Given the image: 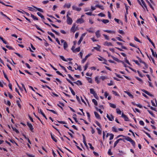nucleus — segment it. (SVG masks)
Here are the masks:
<instances>
[{
    "label": "nucleus",
    "instance_id": "1",
    "mask_svg": "<svg viewBox=\"0 0 157 157\" xmlns=\"http://www.w3.org/2000/svg\"><path fill=\"white\" fill-rule=\"evenodd\" d=\"M67 22L68 25H71L72 24V19L70 17L68 16V15H67Z\"/></svg>",
    "mask_w": 157,
    "mask_h": 157
},
{
    "label": "nucleus",
    "instance_id": "2",
    "mask_svg": "<svg viewBox=\"0 0 157 157\" xmlns=\"http://www.w3.org/2000/svg\"><path fill=\"white\" fill-rule=\"evenodd\" d=\"M27 125L28 126L29 128L30 129L31 131L32 132H33V127L32 125L29 122H27Z\"/></svg>",
    "mask_w": 157,
    "mask_h": 157
},
{
    "label": "nucleus",
    "instance_id": "3",
    "mask_svg": "<svg viewBox=\"0 0 157 157\" xmlns=\"http://www.w3.org/2000/svg\"><path fill=\"white\" fill-rule=\"evenodd\" d=\"M106 117L110 121H112L114 120V117L112 114H111L110 116H109L108 114H107Z\"/></svg>",
    "mask_w": 157,
    "mask_h": 157
},
{
    "label": "nucleus",
    "instance_id": "4",
    "mask_svg": "<svg viewBox=\"0 0 157 157\" xmlns=\"http://www.w3.org/2000/svg\"><path fill=\"white\" fill-rule=\"evenodd\" d=\"M37 109L38 111V112L39 113H40L43 116L45 117L46 120H47V118L46 117V116L42 112L41 109L39 110V107H37Z\"/></svg>",
    "mask_w": 157,
    "mask_h": 157
},
{
    "label": "nucleus",
    "instance_id": "5",
    "mask_svg": "<svg viewBox=\"0 0 157 157\" xmlns=\"http://www.w3.org/2000/svg\"><path fill=\"white\" fill-rule=\"evenodd\" d=\"M121 117L124 118V120L126 121H129V119L128 117L126 115L124 114L123 113L122 114Z\"/></svg>",
    "mask_w": 157,
    "mask_h": 157
},
{
    "label": "nucleus",
    "instance_id": "6",
    "mask_svg": "<svg viewBox=\"0 0 157 157\" xmlns=\"http://www.w3.org/2000/svg\"><path fill=\"white\" fill-rule=\"evenodd\" d=\"M51 136V138L52 139V140L55 141V142H57V140L55 136L54 135H53L52 133V132H51L50 133Z\"/></svg>",
    "mask_w": 157,
    "mask_h": 157
},
{
    "label": "nucleus",
    "instance_id": "7",
    "mask_svg": "<svg viewBox=\"0 0 157 157\" xmlns=\"http://www.w3.org/2000/svg\"><path fill=\"white\" fill-rule=\"evenodd\" d=\"M91 54H89L87 55H86L85 58L83 59L82 61V63H84L86 60L87 58L90 56L91 55Z\"/></svg>",
    "mask_w": 157,
    "mask_h": 157
},
{
    "label": "nucleus",
    "instance_id": "8",
    "mask_svg": "<svg viewBox=\"0 0 157 157\" xmlns=\"http://www.w3.org/2000/svg\"><path fill=\"white\" fill-rule=\"evenodd\" d=\"M76 22L78 24H81L84 22V20L82 18H80L77 20Z\"/></svg>",
    "mask_w": 157,
    "mask_h": 157
},
{
    "label": "nucleus",
    "instance_id": "9",
    "mask_svg": "<svg viewBox=\"0 0 157 157\" xmlns=\"http://www.w3.org/2000/svg\"><path fill=\"white\" fill-rule=\"evenodd\" d=\"M72 7L73 10H76L78 11H80L81 10V8H79L78 7H76L74 6H73Z\"/></svg>",
    "mask_w": 157,
    "mask_h": 157
},
{
    "label": "nucleus",
    "instance_id": "10",
    "mask_svg": "<svg viewBox=\"0 0 157 157\" xmlns=\"http://www.w3.org/2000/svg\"><path fill=\"white\" fill-rule=\"evenodd\" d=\"M75 24H73V25L71 29V31L74 33L75 30Z\"/></svg>",
    "mask_w": 157,
    "mask_h": 157
},
{
    "label": "nucleus",
    "instance_id": "11",
    "mask_svg": "<svg viewBox=\"0 0 157 157\" xmlns=\"http://www.w3.org/2000/svg\"><path fill=\"white\" fill-rule=\"evenodd\" d=\"M95 35L96 36V37L97 38H99L100 37L101 35L100 33V31L99 30H98L95 32Z\"/></svg>",
    "mask_w": 157,
    "mask_h": 157
},
{
    "label": "nucleus",
    "instance_id": "12",
    "mask_svg": "<svg viewBox=\"0 0 157 157\" xmlns=\"http://www.w3.org/2000/svg\"><path fill=\"white\" fill-rule=\"evenodd\" d=\"M104 31L105 32H107L110 33L115 34V31H111L109 30H104Z\"/></svg>",
    "mask_w": 157,
    "mask_h": 157
},
{
    "label": "nucleus",
    "instance_id": "13",
    "mask_svg": "<svg viewBox=\"0 0 157 157\" xmlns=\"http://www.w3.org/2000/svg\"><path fill=\"white\" fill-rule=\"evenodd\" d=\"M33 26H35L38 30L41 31L43 33H44V32L42 29L40 28L37 25L35 24Z\"/></svg>",
    "mask_w": 157,
    "mask_h": 157
},
{
    "label": "nucleus",
    "instance_id": "14",
    "mask_svg": "<svg viewBox=\"0 0 157 157\" xmlns=\"http://www.w3.org/2000/svg\"><path fill=\"white\" fill-rule=\"evenodd\" d=\"M33 26H35L38 30L41 31L43 33H44V32L42 29L40 28L37 25L35 24Z\"/></svg>",
    "mask_w": 157,
    "mask_h": 157
},
{
    "label": "nucleus",
    "instance_id": "15",
    "mask_svg": "<svg viewBox=\"0 0 157 157\" xmlns=\"http://www.w3.org/2000/svg\"><path fill=\"white\" fill-rule=\"evenodd\" d=\"M94 113L95 116L96 118H97V119H100V115L96 112H95V111L94 112Z\"/></svg>",
    "mask_w": 157,
    "mask_h": 157
},
{
    "label": "nucleus",
    "instance_id": "16",
    "mask_svg": "<svg viewBox=\"0 0 157 157\" xmlns=\"http://www.w3.org/2000/svg\"><path fill=\"white\" fill-rule=\"evenodd\" d=\"M119 152L121 153L118 154V155L120 156H122L123 155H125L126 154L124 152L122 151H120V150H119Z\"/></svg>",
    "mask_w": 157,
    "mask_h": 157
},
{
    "label": "nucleus",
    "instance_id": "17",
    "mask_svg": "<svg viewBox=\"0 0 157 157\" xmlns=\"http://www.w3.org/2000/svg\"><path fill=\"white\" fill-rule=\"evenodd\" d=\"M74 83L76 84L77 85H82V82L79 80H78L77 82H74Z\"/></svg>",
    "mask_w": 157,
    "mask_h": 157
},
{
    "label": "nucleus",
    "instance_id": "18",
    "mask_svg": "<svg viewBox=\"0 0 157 157\" xmlns=\"http://www.w3.org/2000/svg\"><path fill=\"white\" fill-rule=\"evenodd\" d=\"M34 8H35L37 10H38V11L40 12H43V10L40 9V8H38L34 6H32Z\"/></svg>",
    "mask_w": 157,
    "mask_h": 157
},
{
    "label": "nucleus",
    "instance_id": "19",
    "mask_svg": "<svg viewBox=\"0 0 157 157\" xmlns=\"http://www.w3.org/2000/svg\"><path fill=\"white\" fill-rule=\"evenodd\" d=\"M104 45H106V46H112V43H111L108 42H107V41L105 42L104 43Z\"/></svg>",
    "mask_w": 157,
    "mask_h": 157
},
{
    "label": "nucleus",
    "instance_id": "20",
    "mask_svg": "<svg viewBox=\"0 0 157 157\" xmlns=\"http://www.w3.org/2000/svg\"><path fill=\"white\" fill-rule=\"evenodd\" d=\"M124 93H126L129 97H130L132 98H133V96L132 94H131L129 92L127 91H124Z\"/></svg>",
    "mask_w": 157,
    "mask_h": 157
},
{
    "label": "nucleus",
    "instance_id": "21",
    "mask_svg": "<svg viewBox=\"0 0 157 157\" xmlns=\"http://www.w3.org/2000/svg\"><path fill=\"white\" fill-rule=\"evenodd\" d=\"M37 14L41 18L43 19H44V17L40 12H38L37 13Z\"/></svg>",
    "mask_w": 157,
    "mask_h": 157
},
{
    "label": "nucleus",
    "instance_id": "22",
    "mask_svg": "<svg viewBox=\"0 0 157 157\" xmlns=\"http://www.w3.org/2000/svg\"><path fill=\"white\" fill-rule=\"evenodd\" d=\"M95 7H96L99 8L102 10H104V8H103V6L101 5H96L95 6Z\"/></svg>",
    "mask_w": 157,
    "mask_h": 157
},
{
    "label": "nucleus",
    "instance_id": "23",
    "mask_svg": "<svg viewBox=\"0 0 157 157\" xmlns=\"http://www.w3.org/2000/svg\"><path fill=\"white\" fill-rule=\"evenodd\" d=\"M63 48L64 49H66V48L68 47V45L66 42H64L63 44Z\"/></svg>",
    "mask_w": 157,
    "mask_h": 157
},
{
    "label": "nucleus",
    "instance_id": "24",
    "mask_svg": "<svg viewBox=\"0 0 157 157\" xmlns=\"http://www.w3.org/2000/svg\"><path fill=\"white\" fill-rule=\"evenodd\" d=\"M125 139L127 141H128L130 142L132 140L131 138L129 137H125Z\"/></svg>",
    "mask_w": 157,
    "mask_h": 157
},
{
    "label": "nucleus",
    "instance_id": "25",
    "mask_svg": "<svg viewBox=\"0 0 157 157\" xmlns=\"http://www.w3.org/2000/svg\"><path fill=\"white\" fill-rule=\"evenodd\" d=\"M101 21H102L104 23L106 24L108 23L109 22V21L107 19H103L101 20Z\"/></svg>",
    "mask_w": 157,
    "mask_h": 157
},
{
    "label": "nucleus",
    "instance_id": "26",
    "mask_svg": "<svg viewBox=\"0 0 157 157\" xmlns=\"http://www.w3.org/2000/svg\"><path fill=\"white\" fill-rule=\"evenodd\" d=\"M12 128L13 130L15 131L17 133H19V131L16 128L13 127L12 126Z\"/></svg>",
    "mask_w": 157,
    "mask_h": 157
},
{
    "label": "nucleus",
    "instance_id": "27",
    "mask_svg": "<svg viewBox=\"0 0 157 157\" xmlns=\"http://www.w3.org/2000/svg\"><path fill=\"white\" fill-rule=\"evenodd\" d=\"M109 103V105L110 107H111L113 108H116V105L115 104H112L110 103Z\"/></svg>",
    "mask_w": 157,
    "mask_h": 157
},
{
    "label": "nucleus",
    "instance_id": "28",
    "mask_svg": "<svg viewBox=\"0 0 157 157\" xmlns=\"http://www.w3.org/2000/svg\"><path fill=\"white\" fill-rule=\"evenodd\" d=\"M51 30L56 35L59 36L60 34L59 33L56 31L54 30L53 29H51Z\"/></svg>",
    "mask_w": 157,
    "mask_h": 157
},
{
    "label": "nucleus",
    "instance_id": "29",
    "mask_svg": "<svg viewBox=\"0 0 157 157\" xmlns=\"http://www.w3.org/2000/svg\"><path fill=\"white\" fill-rule=\"evenodd\" d=\"M19 99L20 100H17L16 101V102H17V105L20 108H21V105L20 103V101L21 100H20V98H19Z\"/></svg>",
    "mask_w": 157,
    "mask_h": 157
},
{
    "label": "nucleus",
    "instance_id": "30",
    "mask_svg": "<svg viewBox=\"0 0 157 157\" xmlns=\"http://www.w3.org/2000/svg\"><path fill=\"white\" fill-rule=\"evenodd\" d=\"M3 75H4V77L7 79V80L9 82H10V80H9L8 78L7 77L6 74L4 72V71H3Z\"/></svg>",
    "mask_w": 157,
    "mask_h": 157
},
{
    "label": "nucleus",
    "instance_id": "31",
    "mask_svg": "<svg viewBox=\"0 0 157 157\" xmlns=\"http://www.w3.org/2000/svg\"><path fill=\"white\" fill-rule=\"evenodd\" d=\"M31 17H32V18L34 20H38V18L37 17H35V16H34L33 14H31Z\"/></svg>",
    "mask_w": 157,
    "mask_h": 157
},
{
    "label": "nucleus",
    "instance_id": "32",
    "mask_svg": "<svg viewBox=\"0 0 157 157\" xmlns=\"http://www.w3.org/2000/svg\"><path fill=\"white\" fill-rule=\"evenodd\" d=\"M90 93L91 94H93V95L94 94L96 93L95 92V91H94V89H92V88L90 89Z\"/></svg>",
    "mask_w": 157,
    "mask_h": 157
},
{
    "label": "nucleus",
    "instance_id": "33",
    "mask_svg": "<svg viewBox=\"0 0 157 157\" xmlns=\"http://www.w3.org/2000/svg\"><path fill=\"white\" fill-rule=\"evenodd\" d=\"M71 4L70 3L65 4L64 6V7H66L67 8H69L70 7Z\"/></svg>",
    "mask_w": 157,
    "mask_h": 157
},
{
    "label": "nucleus",
    "instance_id": "34",
    "mask_svg": "<svg viewBox=\"0 0 157 157\" xmlns=\"http://www.w3.org/2000/svg\"><path fill=\"white\" fill-rule=\"evenodd\" d=\"M83 39V37L82 36H81L80 37V39L78 42V45H79L80 44V43H81V42H82V41Z\"/></svg>",
    "mask_w": 157,
    "mask_h": 157
},
{
    "label": "nucleus",
    "instance_id": "35",
    "mask_svg": "<svg viewBox=\"0 0 157 157\" xmlns=\"http://www.w3.org/2000/svg\"><path fill=\"white\" fill-rule=\"evenodd\" d=\"M48 33L51 35V36L54 38H55V36L54 35L53 33H51V32H48Z\"/></svg>",
    "mask_w": 157,
    "mask_h": 157
},
{
    "label": "nucleus",
    "instance_id": "36",
    "mask_svg": "<svg viewBox=\"0 0 157 157\" xmlns=\"http://www.w3.org/2000/svg\"><path fill=\"white\" fill-rule=\"evenodd\" d=\"M69 89H70L71 93L73 95H75V93L73 89L70 87H69Z\"/></svg>",
    "mask_w": 157,
    "mask_h": 157
},
{
    "label": "nucleus",
    "instance_id": "37",
    "mask_svg": "<svg viewBox=\"0 0 157 157\" xmlns=\"http://www.w3.org/2000/svg\"><path fill=\"white\" fill-rule=\"evenodd\" d=\"M92 101L95 105H98V102L95 99H93L92 100Z\"/></svg>",
    "mask_w": 157,
    "mask_h": 157
},
{
    "label": "nucleus",
    "instance_id": "38",
    "mask_svg": "<svg viewBox=\"0 0 157 157\" xmlns=\"http://www.w3.org/2000/svg\"><path fill=\"white\" fill-rule=\"evenodd\" d=\"M142 4L143 6L144 7L146 8L147 10V11H148V10L147 9V6L146 5V4H145V2H144V1H143V3H142Z\"/></svg>",
    "mask_w": 157,
    "mask_h": 157
},
{
    "label": "nucleus",
    "instance_id": "39",
    "mask_svg": "<svg viewBox=\"0 0 157 157\" xmlns=\"http://www.w3.org/2000/svg\"><path fill=\"white\" fill-rule=\"evenodd\" d=\"M6 47L7 48L9 49L10 50H13L14 49L12 47L9 46V45H6Z\"/></svg>",
    "mask_w": 157,
    "mask_h": 157
},
{
    "label": "nucleus",
    "instance_id": "40",
    "mask_svg": "<svg viewBox=\"0 0 157 157\" xmlns=\"http://www.w3.org/2000/svg\"><path fill=\"white\" fill-rule=\"evenodd\" d=\"M86 78L89 82L90 83H92V80L91 78L89 77H86Z\"/></svg>",
    "mask_w": 157,
    "mask_h": 157
},
{
    "label": "nucleus",
    "instance_id": "41",
    "mask_svg": "<svg viewBox=\"0 0 157 157\" xmlns=\"http://www.w3.org/2000/svg\"><path fill=\"white\" fill-rule=\"evenodd\" d=\"M138 59V60H139V61L142 63H144L145 62L144 61H143L140 58H139V57L138 56L136 57Z\"/></svg>",
    "mask_w": 157,
    "mask_h": 157
},
{
    "label": "nucleus",
    "instance_id": "42",
    "mask_svg": "<svg viewBox=\"0 0 157 157\" xmlns=\"http://www.w3.org/2000/svg\"><path fill=\"white\" fill-rule=\"evenodd\" d=\"M109 135L110 136L109 138V140H112L113 138L114 135L112 134H110Z\"/></svg>",
    "mask_w": 157,
    "mask_h": 157
},
{
    "label": "nucleus",
    "instance_id": "43",
    "mask_svg": "<svg viewBox=\"0 0 157 157\" xmlns=\"http://www.w3.org/2000/svg\"><path fill=\"white\" fill-rule=\"evenodd\" d=\"M59 57L61 59H62L63 61L66 62H67V60L64 58L63 56H59Z\"/></svg>",
    "mask_w": 157,
    "mask_h": 157
},
{
    "label": "nucleus",
    "instance_id": "44",
    "mask_svg": "<svg viewBox=\"0 0 157 157\" xmlns=\"http://www.w3.org/2000/svg\"><path fill=\"white\" fill-rule=\"evenodd\" d=\"M111 57L113 60H115L116 61H118L119 59L117 58L114 57L113 56H111Z\"/></svg>",
    "mask_w": 157,
    "mask_h": 157
},
{
    "label": "nucleus",
    "instance_id": "45",
    "mask_svg": "<svg viewBox=\"0 0 157 157\" xmlns=\"http://www.w3.org/2000/svg\"><path fill=\"white\" fill-rule=\"evenodd\" d=\"M68 76L73 81H74L75 80V79L74 78L71 76V75L70 74H68Z\"/></svg>",
    "mask_w": 157,
    "mask_h": 157
},
{
    "label": "nucleus",
    "instance_id": "46",
    "mask_svg": "<svg viewBox=\"0 0 157 157\" xmlns=\"http://www.w3.org/2000/svg\"><path fill=\"white\" fill-rule=\"evenodd\" d=\"M96 129L98 131V133L99 134H101V131L100 130V128H97Z\"/></svg>",
    "mask_w": 157,
    "mask_h": 157
},
{
    "label": "nucleus",
    "instance_id": "47",
    "mask_svg": "<svg viewBox=\"0 0 157 157\" xmlns=\"http://www.w3.org/2000/svg\"><path fill=\"white\" fill-rule=\"evenodd\" d=\"M97 45L98 47H94V49L96 50L97 51H98V50H99V49L100 48V46L98 44H97Z\"/></svg>",
    "mask_w": 157,
    "mask_h": 157
},
{
    "label": "nucleus",
    "instance_id": "48",
    "mask_svg": "<svg viewBox=\"0 0 157 157\" xmlns=\"http://www.w3.org/2000/svg\"><path fill=\"white\" fill-rule=\"evenodd\" d=\"M26 154L29 157H34L35 155L32 154H30L28 153H26Z\"/></svg>",
    "mask_w": 157,
    "mask_h": 157
},
{
    "label": "nucleus",
    "instance_id": "49",
    "mask_svg": "<svg viewBox=\"0 0 157 157\" xmlns=\"http://www.w3.org/2000/svg\"><path fill=\"white\" fill-rule=\"evenodd\" d=\"M150 49L151 51V52H152V55L154 57H155V52H154L152 48H150Z\"/></svg>",
    "mask_w": 157,
    "mask_h": 157
},
{
    "label": "nucleus",
    "instance_id": "50",
    "mask_svg": "<svg viewBox=\"0 0 157 157\" xmlns=\"http://www.w3.org/2000/svg\"><path fill=\"white\" fill-rule=\"evenodd\" d=\"M80 47H78L77 48H76L75 49V52H79L80 51Z\"/></svg>",
    "mask_w": 157,
    "mask_h": 157
},
{
    "label": "nucleus",
    "instance_id": "51",
    "mask_svg": "<svg viewBox=\"0 0 157 157\" xmlns=\"http://www.w3.org/2000/svg\"><path fill=\"white\" fill-rule=\"evenodd\" d=\"M108 154L109 155H113L111 151V149H110L108 151Z\"/></svg>",
    "mask_w": 157,
    "mask_h": 157
},
{
    "label": "nucleus",
    "instance_id": "52",
    "mask_svg": "<svg viewBox=\"0 0 157 157\" xmlns=\"http://www.w3.org/2000/svg\"><path fill=\"white\" fill-rule=\"evenodd\" d=\"M112 130L113 132H117V131L116 128L114 127H112Z\"/></svg>",
    "mask_w": 157,
    "mask_h": 157
},
{
    "label": "nucleus",
    "instance_id": "53",
    "mask_svg": "<svg viewBox=\"0 0 157 157\" xmlns=\"http://www.w3.org/2000/svg\"><path fill=\"white\" fill-rule=\"evenodd\" d=\"M134 40L136 41H137L141 43L140 40L138 39L136 37H134Z\"/></svg>",
    "mask_w": 157,
    "mask_h": 157
},
{
    "label": "nucleus",
    "instance_id": "54",
    "mask_svg": "<svg viewBox=\"0 0 157 157\" xmlns=\"http://www.w3.org/2000/svg\"><path fill=\"white\" fill-rule=\"evenodd\" d=\"M98 15L101 17H105V15L102 13H100L98 14Z\"/></svg>",
    "mask_w": 157,
    "mask_h": 157
},
{
    "label": "nucleus",
    "instance_id": "55",
    "mask_svg": "<svg viewBox=\"0 0 157 157\" xmlns=\"http://www.w3.org/2000/svg\"><path fill=\"white\" fill-rule=\"evenodd\" d=\"M47 110H48V111L51 112H52L54 113V114H57L56 112L53 110H50V109H47Z\"/></svg>",
    "mask_w": 157,
    "mask_h": 157
},
{
    "label": "nucleus",
    "instance_id": "56",
    "mask_svg": "<svg viewBox=\"0 0 157 157\" xmlns=\"http://www.w3.org/2000/svg\"><path fill=\"white\" fill-rule=\"evenodd\" d=\"M134 147L135 146V143L133 140L130 142Z\"/></svg>",
    "mask_w": 157,
    "mask_h": 157
},
{
    "label": "nucleus",
    "instance_id": "57",
    "mask_svg": "<svg viewBox=\"0 0 157 157\" xmlns=\"http://www.w3.org/2000/svg\"><path fill=\"white\" fill-rule=\"evenodd\" d=\"M103 36H104V37L107 40H109V38L108 37V36H107V35H105V34H103Z\"/></svg>",
    "mask_w": 157,
    "mask_h": 157
},
{
    "label": "nucleus",
    "instance_id": "58",
    "mask_svg": "<svg viewBox=\"0 0 157 157\" xmlns=\"http://www.w3.org/2000/svg\"><path fill=\"white\" fill-rule=\"evenodd\" d=\"M144 67H143V69H146L148 68V65L145 62L144 63Z\"/></svg>",
    "mask_w": 157,
    "mask_h": 157
},
{
    "label": "nucleus",
    "instance_id": "59",
    "mask_svg": "<svg viewBox=\"0 0 157 157\" xmlns=\"http://www.w3.org/2000/svg\"><path fill=\"white\" fill-rule=\"evenodd\" d=\"M117 113L119 114H121V111L118 109H116Z\"/></svg>",
    "mask_w": 157,
    "mask_h": 157
},
{
    "label": "nucleus",
    "instance_id": "60",
    "mask_svg": "<svg viewBox=\"0 0 157 157\" xmlns=\"http://www.w3.org/2000/svg\"><path fill=\"white\" fill-rule=\"evenodd\" d=\"M118 32L120 34H124V33L122 30H119V31H118Z\"/></svg>",
    "mask_w": 157,
    "mask_h": 157
},
{
    "label": "nucleus",
    "instance_id": "61",
    "mask_svg": "<svg viewBox=\"0 0 157 157\" xmlns=\"http://www.w3.org/2000/svg\"><path fill=\"white\" fill-rule=\"evenodd\" d=\"M56 73H57L59 75H61L63 77H64V76L62 75V73H60L59 71H56Z\"/></svg>",
    "mask_w": 157,
    "mask_h": 157
},
{
    "label": "nucleus",
    "instance_id": "62",
    "mask_svg": "<svg viewBox=\"0 0 157 157\" xmlns=\"http://www.w3.org/2000/svg\"><path fill=\"white\" fill-rule=\"evenodd\" d=\"M88 144L90 146V148L92 150H94V147L92 146L91 144L90 143H89Z\"/></svg>",
    "mask_w": 157,
    "mask_h": 157
},
{
    "label": "nucleus",
    "instance_id": "63",
    "mask_svg": "<svg viewBox=\"0 0 157 157\" xmlns=\"http://www.w3.org/2000/svg\"><path fill=\"white\" fill-rule=\"evenodd\" d=\"M132 61L134 62L136 64L138 65L139 66H140V63L138 62L137 60H133Z\"/></svg>",
    "mask_w": 157,
    "mask_h": 157
},
{
    "label": "nucleus",
    "instance_id": "64",
    "mask_svg": "<svg viewBox=\"0 0 157 157\" xmlns=\"http://www.w3.org/2000/svg\"><path fill=\"white\" fill-rule=\"evenodd\" d=\"M95 81L97 83H99L100 82L98 80V78L97 77H96L95 78Z\"/></svg>",
    "mask_w": 157,
    "mask_h": 157
}]
</instances>
